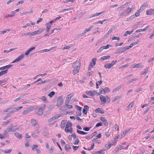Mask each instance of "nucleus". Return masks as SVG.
Here are the masks:
<instances>
[{"label":"nucleus","mask_w":154,"mask_h":154,"mask_svg":"<svg viewBox=\"0 0 154 154\" xmlns=\"http://www.w3.org/2000/svg\"><path fill=\"white\" fill-rule=\"evenodd\" d=\"M43 30L42 29H39V30H35L31 33L28 32L26 33L27 35H30L34 36L36 34H41L43 31Z\"/></svg>","instance_id":"f257e3e1"},{"label":"nucleus","mask_w":154,"mask_h":154,"mask_svg":"<svg viewBox=\"0 0 154 154\" xmlns=\"http://www.w3.org/2000/svg\"><path fill=\"white\" fill-rule=\"evenodd\" d=\"M46 106V105L43 104L41 105L39 107L38 111L37 112V113L39 115H41L43 113V111L45 108Z\"/></svg>","instance_id":"f03ea898"},{"label":"nucleus","mask_w":154,"mask_h":154,"mask_svg":"<svg viewBox=\"0 0 154 154\" xmlns=\"http://www.w3.org/2000/svg\"><path fill=\"white\" fill-rule=\"evenodd\" d=\"M80 63L79 61H76L72 65L73 68H80Z\"/></svg>","instance_id":"7ed1b4c3"},{"label":"nucleus","mask_w":154,"mask_h":154,"mask_svg":"<svg viewBox=\"0 0 154 154\" xmlns=\"http://www.w3.org/2000/svg\"><path fill=\"white\" fill-rule=\"evenodd\" d=\"M24 55L23 54H22L19 56L17 58L13 61L12 63H14L16 62H18L20 61L24 57Z\"/></svg>","instance_id":"20e7f679"},{"label":"nucleus","mask_w":154,"mask_h":154,"mask_svg":"<svg viewBox=\"0 0 154 154\" xmlns=\"http://www.w3.org/2000/svg\"><path fill=\"white\" fill-rule=\"evenodd\" d=\"M4 112H9L10 113H13L15 112L14 107H10L9 108H7L4 110Z\"/></svg>","instance_id":"39448f33"},{"label":"nucleus","mask_w":154,"mask_h":154,"mask_svg":"<svg viewBox=\"0 0 154 154\" xmlns=\"http://www.w3.org/2000/svg\"><path fill=\"white\" fill-rule=\"evenodd\" d=\"M19 11V9H16L15 11H12L11 12V13H12V14H8L7 16H5V17L7 18V17H11L14 16L15 14L17 12H18Z\"/></svg>","instance_id":"423d86ee"},{"label":"nucleus","mask_w":154,"mask_h":154,"mask_svg":"<svg viewBox=\"0 0 154 154\" xmlns=\"http://www.w3.org/2000/svg\"><path fill=\"white\" fill-rule=\"evenodd\" d=\"M127 50H128V49L127 47H125L122 48L118 50L116 52V54H118L121 53Z\"/></svg>","instance_id":"0eeeda50"},{"label":"nucleus","mask_w":154,"mask_h":154,"mask_svg":"<svg viewBox=\"0 0 154 154\" xmlns=\"http://www.w3.org/2000/svg\"><path fill=\"white\" fill-rule=\"evenodd\" d=\"M85 93L91 96H94L96 94L95 93H97V92L91 90L89 91H87Z\"/></svg>","instance_id":"6e6552de"},{"label":"nucleus","mask_w":154,"mask_h":154,"mask_svg":"<svg viewBox=\"0 0 154 154\" xmlns=\"http://www.w3.org/2000/svg\"><path fill=\"white\" fill-rule=\"evenodd\" d=\"M97 58H93L92 60V61L90 63V66L93 67L96 64V62L97 60Z\"/></svg>","instance_id":"1a4fd4ad"},{"label":"nucleus","mask_w":154,"mask_h":154,"mask_svg":"<svg viewBox=\"0 0 154 154\" xmlns=\"http://www.w3.org/2000/svg\"><path fill=\"white\" fill-rule=\"evenodd\" d=\"M89 107L86 105L84 106V109L83 110V113L85 114H86L87 111L89 110Z\"/></svg>","instance_id":"9d476101"},{"label":"nucleus","mask_w":154,"mask_h":154,"mask_svg":"<svg viewBox=\"0 0 154 154\" xmlns=\"http://www.w3.org/2000/svg\"><path fill=\"white\" fill-rule=\"evenodd\" d=\"M100 100L102 104H105L106 102V98L102 95H101L100 96Z\"/></svg>","instance_id":"9b49d317"},{"label":"nucleus","mask_w":154,"mask_h":154,"mask_svg":"<svg viewBox=\"0 0 154 154\" xmlns=\"http://www.w3.org/2000/svg\"><path fill=\"white\" fill-rule=\"evenodd\" d=\"M148 6V5L147 3H144L140 7V9L138 11V12H139L140 10H143Z\"/></svg>","instance_id":"f8f14e48"},{"label":"nucleus","mask_w":154,"mask_h":154,"mask_svg":"<svg viewBox=\"0 0 154 154\" xmlns=\"http://www.w3.org/2000/svg\"><path fill=\"white\" fill-rule=\"evenodd\" d=\"M147 15H154V9H151L146 11Z\"/></svg>","instance_id":"ddd939ff"},{"label":"nucleus","mask_w":154,"mask_h":154,"mask_svg":"<svg viewBox=\"0 0 154 154\" xmlns=\"http://www.w3.org/2000/svg\"><path fill=\"white\" fill-rule=\"evenodd\" d=\"M63 103V101L61 99H59L58 100L57 103V106L59 107Z\"/></svg>","instance_id":"4468645a"},{"label":"nucleus","mask_w":154,"mask_h":154,"mask_svg":"<svg viewBox=\"0 0 154 154\" xmlns=\"http://www.w3.org/2000/svg\"><path fill=\"white\" fill-rule=\"evenodd\" d=\"M46 31L47 32H48L51 27V25L49 23H48L46 24Z\"/></svg>","instance_id":"2eb2a0df"},{"label":"nucleus","mask_w":154,"mask_h":154,"mask_svg":"<svg viewBox=\"0 0 154 154\" xmlns=\"http://www.w3.org/2000/svg\"><path fill=\"white\" fill-rule=\"evenodd\" d=\"M66 120H63L61 123V127L63 129L65 126L66 124Z\"/></svg>","instance_id":"dca6fc26"},{"label":"nucleus","mask_w":154,"mask_h":154,"mask_svg":"<svg viewBox=\"0 0 154 154\" xmlns=\"http://www.w3.org/2000/svg\"><path fill=\"white\" fill-rule=\"evenodd\" d=\"M13 126H12L10 127L7 128L4 131V132L5 133H8L13 131Z\"/></svg>","instance_id":"f3484780"},{"label":"nucleus","mask_w":154,"mask_h":154,"mask_svg":"<svg viewBox=\"0 0 154 154\" xmlns=\"http://www.w3.org/2000/svg\"><path fill=\"white\" fill-rule=\"evenodd\" d=\"M74 69L72 71V73L73 75L76 74L79 72L80 68H73Z\"/></svg>","instance_id":"a211bd4d"},{"label":"nucleus","mask_w":154,"mask_h":154,"mask_svg":"<svg viewBox=\"0 0 154 154\" xmlns=\"http://www.w3.org/2000/svg\"><path fill=\"white\" fill-rule=\"evenodd\" d=\"M102 90L104 92V94H105L106 92H109L110 91L109 88L107 87H105L104 88L102 89Z\"/></svg>","instance_id":"6ab92c4d"},{"label":"nucleus","mask_w":154,"mask_h":154,"mask_svg":"<svg viewBox=\"0 0 154 154\" xmlns=\"http://www.w3.org/2000/svg\"><path fill=\"white\" fill-rule=\"evenodd\" d=\"M95 112L96 113H97L99 112H100V113H104V112L103 111V109H102V110H101V109L99 108H98L97 109L95 110Z\"/></svg>","instance_id":"aec40b11"},{"label":"nucleus","mask_w":154,"mask_h":154,"mask_svg":"<svg viewBox=\"0 0 154 154\" xmlns=\"http://www.w3.org/2000/svg\"><path fill=\"white\" fill-rule=\"evenodd\" d=\"M30 110L29 108L27 109H26L24 110L22 114L25 115L28 113L30 111Z\"/></svg>","instance_id":"412c9836"},{"label":"nucleus","mask_w":154,"mask_h":154,"mask_svg":"<svg viewBox=\"0 0 154 154\" xmlns=\"http://www.w3.org/2000/svg\"><path fill=\"white\" fill-rule=\"evenodd\" d=\"M8 70H6L4 71H1L0 72V76L3 75H5L8 72Z\"/></svg>","instance_id":"4be33fe9"},{"label":"nucleus","mask_w":154,"mask_h":154,"mask_svg":"<svg viewBox=\"0 0 154 154\" xmlns=\"http://www.w3.org/2000/svg\"><path fill=\"white\" fill-rule=\"evenodd\" d=\"M31 122L32 125L34 126L38 124L36 120L34 119H31Z\"/></svg>","instance_id":"5701e85b"},{"label":"nucleus","mask_w":154,"mask_h":154,"mask_svg":"<svg viewBox=\"0 0 154 154\" xmlns=\"http://www.w3.org/2000/svg\"><path fill=\"white\" fill-rule=\"evenodd\" d=\"M105 12V11H103L102 12H100L99 13H95L94 15H92V17H93L96 16H99L102 14L104 13Z\"/></svg>","instance_id":"b1692460"},{"label":"nucleus","mask_w":154,"mask_h":154,"mask_svg":"<svg viewBox=\"0 0 154 154\" xmlns=\"http://www.w3.org/2000/svg\"><path fill=\"white\" fill-rule=\"evenodd\" d=\"M14 135L15 137L18 138H20L22 137L21 134H20L18 132H16L14 134Z\"/></svg>","instance_id":"393cba45"},{"label":"nucleus","mask_w":154,"mask_h":154,"mask_svg":"<svg viewBox=\"0 0 154 154\" xmlns=\"http://www.w3.org/2000/svg\"><path fill=\"white\" fill-rule=\"evenodd\" d=\"M40 99L44 102H48L47 99L45 96H42L41 97Z\"/></svg>","instance_id":"a878e982"},{"label":"nucleus","mask_w":154,"mask_h":154,"mask_svg":"<svg viewBox=\"0 0 154 154\" xmlns=\"http://www.w3.org/2000/svg\"><path fill=\"white\" fill-rule=\"evenodd\" d=\"M7 137V136L5 133L4 134H2L1 133H0V138L1 139H2L5 138Z\"/></svg>","instance_id":"bb28decb"},{"label":"nucleus","mask_w":154,"mask_h":154,"mask_svg":"<svg viewBox=\"0 0 154 154\" xmlns=\"http://www.w3.org/2000/svg\"><path fill=\"white\" fill-rule=\"evenodd\" d=\"M141 65V63H139L136 64H133L132 65V66L133 68H139Z\"/></svg>","instance_id":"cd10ccee"},{"label":"nucleus","mask_w":154,"mask_h":154,"mask_svg":"<svg viewBox=\"0 0 154 154\" xmlns=\"http://www.w3.org/2000/svg\"><path fill=\"white\" fill-rule=\"evenodd\" d=\"M110 56L109 55L107 56H103L101 58V60H105L107 59H109L110 58Z\"/></svg>","instance_id":"c85d7f7f"},{"label":"nucleus","mask_w":154,"mask_h":154,"mask_svg":"<svg viewBox=\"0 0 154 154\" xmlns=\"http://www.w3.org/2000/svg\"><path fill=\"white\" fill-rule=\"evenodd\" d=\"M131 128H128L124 131L123 132V136H125V134L131 130Z\"/></svg>","instance_id":"c756f323"},{"label":"nucleus","mask_w":154,"mask_h":154,"mask_svg":"<svg viewBox=\"0 0 154 154\" xmlns=\"http://www.w3.org/2000/svg\"><path fill=\"white\" fill-rule=\"evenodd\" d=\"M112 67V66L111 65V64H110V63L107 64L104 66L105 68L106 69H110Z\"/></svg>","instance_id":"7c9ffc66"},{"label":"nucleus","mask_w":154,"mask_h":154,"mask_svg":"<svg viewBox=\"0 0 154 154\" xmlns=\"http://www.w3.org/2000/svg\"><path fill=\"white\" fill-rule=\"evenodd\" d=\"M55 94V93L54 91H52L50 93L48 94V96L50 98L52 97Z\"/></svg>","instance_id":"2f4dec72"},{"label":"nucleus","mask_w":154,"mask_h":154,"mask_svg":"<svg viewBox=\"0 0 154 154\" xmlns=\"http://www.w3.org/2000/svg\"><path fill=\"white\" fill-rule=\"evenodd\" d=\"M77 132L79 134H87V132H85L83 131H80L79 130H77Z\"/></svg>","instance_id":"473e14b6"},{"label":"nucleus","mask_w":154,"mask_h":154,"mask_svg":"<svg viewBox=\"0 0 154 154\" xmlns=\"http://www.w3.org/2000/svg\"><path fill=\"white\" fill-rule=\"evenodd\" d=\"M127 14L125 12V11H124L123 12H122L120 13L119 14V16L120 17H122V16H125V15H126Z\"/></svg>","instance_id":"72a5a7b5"},{"label":"nucleus","mask_w":154,"mask_h":154,"mask_svg":"<svg viewBox=\"0 0 154 154\" xmlns=\"http://www.w3.org/2000/svg\"><path fill=\"white\" fill-rule=\"evenodd\" d=\"M61 116V114H57L54 116H53L54 117V119L55 120L57 119L58 118H59Z\"/></svg>","instance_id":"f704fd0d"},{"label":"nucleus","mask_w":154,"mask_h":154,"mask_svg":"<svg viewBox=\"0 0 154 154\" xmlns=\"http://www.w3.org/2000/svg\"><path fill=\"white\" fill-rule=\"evenodd\" d=\"M67 105H65L63 106L62 107H61L60 109L62 110H64L66 109H67Z\"/></svg>","instance_id":"c9c22d12"},{"label":"nucleus","mask_w":154,"mask_h":154,"mask_svg":"<svg viewBox=\"0 0 154 154\" xmlns=\"http://www.w3.org/2000/svg\"><path fill=\"white\" fill-rule=\"evenodd\" d=\"M12 151V149H5L3 150V152L5 153H10Z\"/></svg>","instance_id":"e433bc0d"},{"label":"nucleus","mask_w":154,"mask_h":154,"mask_svg":"<svg viewBox=\"0 0 154 154\" xmlns=\"http://www.w3.org/2000/svg\"><path fill=\"white\" fill-rule=\"evenodd\" d=\"M137 79L135 78L134 79H132L130 80L127 83V84H130L132 82L134 81H136L137 80Z\"/></svg>","instance_id":"4c0bfd02"},{"label":"nucleus","mask_w":154,"mask_h":154,"mask_svg":"<svg viewBox=\"0 0 154 154\" xmlns=\"http://www.w3.org/2000/svg\"><path fill=\"white\" fill-rule=\"evenodd\" d=\"M107 20L106 19H104L102 21L99 20L97 22H95V23L96 24H98V23H101V24H102L103 22H105Z\"/></svg>","instance_id":"58836bf2"},{"label":"nucleus","mask_w":154,"mask_h":154,"mask_svg":"<svg viewBox=\"0 0 154 154\" xmlns=\"http://www.w3.org/2000/svg\"><path fill=\"white\" fill-rule=\"evenodd\" d=\"M10 30V29H8L5 30H3L2 31H1L0 32V34H4V33H6V32H7L9 31Z\"/></svg>","instance_id":"ea45409f"},{"label":"nucleus","mask_w":154,"mask_h":154,"mask_svg":"<svg viewBox=\"0 0 154 154\" xmlns=\"http://www.w3.org/2000/svg\"><path fill=\"white\" fill-rule=\"evenodd\" d=\"M111 145L109 143V144L107 145L106 144L105 146V148H106V150H107L109 149V148H110L111 147Z\"/></svg>","instance_id":"a19ab883"},{"label":"nucleus","mask_w":154,"mask_h":154,"mask_svg":"<svg viewBox=\"0 0 154 154\" xmlns=\"http://www.w3.org/2000/svg\"><path fill=\"white\" fill-rule=\"evenodd\" d=\"M131 11V9L130 8H128L127 9H126L125 11L126 13H127V14L130 13Z\"/></svg>","instance_id":"79ce46f5"},{"label":"nucleus","mask_w":154,"mask_h":154,"mask_svg":"<svg viewBox=\"0 0 154 154\" xmlns=\"http://www.w3.org/2000/svg\"><path fill=\"white\" fill-rule=\"evenodd\" d=\"M74 93H72L68 95V100H69L74 95Z\"/></svg>","instance_id":"37998d69"},{"label":"nucleus","mask_w":154,"mask_h":154,"mask_svg":"<svg viewBox=\"0 0 154 154\" xmlns=\"http://www.w3.org/2000/svg\"><path fill=\"white\" fill-rule=\"evenodd\" d=\"M101 136V133L99 134L97 136H96V138H94L92 139V140H94L95 139H97L98 138H100Z\"/></svg>","instance_id":"c03bdc74"},{"label":"nucleus","mask_w":154,"mask_h":154,"mask_svg":"<svg viewBox=\"0 0 154 154\" xmlns=\"http://www.w3.org/2000/svg\"><path fill=\"white\" fill-rule=\"evenodd\" d=\"M104 150V149H101L99 151H94V153H99L101 154L102 153V152Z\"/></svg>","instance_id":"a18cd8bd"},{"label":"nucleus","mask_w":154,"mask_h":154,"mask_svg":"<svg viewBox=\"0 0 154 154\" xmlns=\"http://www.w3.org/2000/svg\"><path fill=\"white\" fill-rule=\"evenodd\" d=\"M23 107L22 106L14 107L15 112L22 109Z\"/></svg>","instance_id":"49530a36"},{"label":"nucleus","mask_w":154,"mask_h":154,"mask_svg":"<svg viewBox=\"0 0 154 154\" xmlns=\"http://www.w3.org/2000/svg\"><path fill=\"white\" fill-rule=\"evenodd\" d=\"M121 98V97L120 96H117L116 97H115L113 100L112 102H114L116 101V100L119 99Z\"/></svg>","instance_id":"de8ad7c7"},{"label":"nucleus","mask_w":154,"mask_h":154,"mask_svg":"<svg viewBox=\"0 0 154 154\" xmlns=\"http://www.w3.org/2000/svg\"><path fill=\"white\" fill-rule=\"evenodd\" d=\"M91 128V127H85L83 128V129L85 131H89Z\"/></svg>","instance_id":"09e8293b"},{"label":"nucleus","mask_w":154,"mask_h":154,"mask_svg":"<svg viewBox=\"0 0 154 154\" xmlns=\"http://www.w3.org/2000/svg\"><path fill=\"white\" fill-rule=\"evenodd\" d=\"M75 107L79 111H82V107H80L77 105L75 106Z\"/></svg>","instance_id":"8fccbe9b"},{"label":"nucleus","mask_w":154,"mask_h":154,"mask_svg":"<svg viewBox=\"0 0 154 154\" xmlns=\"http://www.w3.org/2000/svg\"><path fill=\"white\" fill-rule=\"evenodd\" d=\"M131 34V33L130 32V31H127L125 32L124 33V35L125 36H127L128 35H130Z\"/></svg>","instance_id":"3c124183"},{"label":"nucleus","mask_w":154,"mask_h":154,"mask_svg":"<svg viewBox=\"0 0 154 154\" xmlns=\"http://www.w3.org/2000/svg\"><path fill=\"white\" fill-rule=\"evenodd\" d=\"M104 48L103 47V46H102L99 49L97 50V53L100 52L101 51H102L103 50V49H104Z\"/></svg>","instance_id":"603ef678"},{"label":"nucleus","mask_w":154,"mask_h":154,"mask_svg":"<svg viewBox=\"0 0 154 154\" xmlns=\"http://www.w3.org/2000/svg\"><path fill=\"white\" fill-rule=\"evenodd\" d=\"M134 102H132L128 106V109H130L134 105Z\"/></svg>","instance_id":"864d4df0"},{"label":"nucleus","mask_w":154,"mask_h":154,"mask_svg":"<svg viewBox=\"0 0 154 154\" xmlns=\"http://www.w3.org/2000/svg\"><path fill=\"white\" fill-rule=\"evenodd\" d=\"M112 40H120V38L119 37H118L113 36L112 37Z\"/></svg>","instance_id":"5fc2aeb1"},{"label":"nucleus","mask_w":154,"mask_h":154,"mask_svg":"<svg viewBox=\"0 0 154 154\" xmlns=\"http://www.w3.org/2000/svg\"><path fill=\"white\" fill-rule=\"evenodd\" d=\"M148 70V68H146V69H145L144 71L143 72H142V73L141 74V75H143L145 74L147 72Z\"/></svg>","instance_id":"6e6d98bb"},{"label":"nucleus","mask_w":154,"mask_h":154,"mask_svg":"<svg viewBox=\"0 0 154 154\" xmlns=\"http://www.w3.org/2000/svg\"><path fill=\"white\" fill-rule=\"evenodd\" d=\"M111 45L109 44H108L106 46H103V47L104 48V49H107L109 48L110 47H111Z\"/></svg>","instance_id":"4d7b16f0"},{"label":"nucleus","mask_w":154,"mask_h":154,"mask_svg":"<svg viewBox=\"0 0 154 154\" xmlns=\"http://www.w3.org/2000/svg\"><path fill=\"white\" fill-rule=\"evenodd\" d=\"M79 139L78 138H77L76 139V140H75L74 142L73 143L74 144L77 145L78 144H79Z\"/></svg>","instance_id":"13d9d810"},{"label":"nucleus","mask_w":154,"mask_h":154,"mask_svg":"<svg viewBox=\"0 0 154 154\" xmlns=\"http://www.w3.org/2000/svg\"><path fill=\"white\" fill-rule=\"evenodd\" d=\"M119 127L118 125L116 124L115 126V129L116 131H118L119 130Z\"/></svg>","instance_id":"bf43d9fd"},{"label":"nucleus","mask_w":154,"mask_h":154,"mask_svg":"<svg viewBox=\"0 0 154 154\" xmlns=\"http://www.w3.org/2000/svg\"><path fill=\"white\" fill-rule=\"evenodd\" d=\"M121 88V86H119L117 88H116L115 89L113 90V91H112V92H114L118 90H119V89H120Z\"/></svg>","instance_id":"052dcab7"},{"label":"nucleus","mask_w":154,"mask_h":154,"mask_svg":"<svg viewBox=\"0 0 154 154\" xmlns=\"http://www.w3.org/2000/svg\"><path fill=\"white\" fill-rule=\"evenodd\" d=\"M54 116H53L52 117H51L48 120V122H52L53 121H54V120H55V119H54Z\"/></svg>","instance_id":"680f3d73"},{"label":"nucleus","mask_w":154,"mask_h":154,"mask_svg":"<svg viewBox=\"0 0 154 154\" xmlns=\"http://www.w3.org/2000/svg\"><path fill=\"white\" fill-rule=\"evenodd\" d=\"M103 125L102 123L101 122H99L97 123L95 127H99L100 126H101Z\"/></svg>","instance_id":"e2e57ef3"},{"label":"nucleus","mask_w":154,"mask_h":154,"mask_svg":"<svg viewBox=\"0 0 154 154\" xmlns=\"http://www.w3.org/2000/svg\"><path fill=\"white\" fill-rule=\"evenodd\" d=\"M114 29V28L113 27L111 28L109 31H108V32H107V33H108L109 35L113 31Z\"/></svg>","instance_id":"0e129e2a"},{"label":"nucleus","mask_w":154,"mask_h":154,"mask_svg":"<svg viewBox=\"0 0 154 154\" xmlns=\"http://www.w3.org/2000/svg\"><path fill=\"white\" fill-rule=\"evenodd\" d=\"M150 108L149 107H148L146 109L144 112L143 114H144L147 113L150 110Z\"/></svg>","instance_id":"69168bd1"},{"label":"nucleus","mask_w":154,"mask_h":154,"mask_svg":"<svg viewBox=\"0 0 154 154\" xmlns=\"http://www.w3.org/2000/svg\"><path fill=\"white\" fill-rule=\"evenodd\" d=\"M72 148L73 149L74 151H75L78 149V148H79V146H72Z\"/></svg>","instance_id":"338daca9"},{"label":"nucleus","mask_w":154,"mask_h":154,"mask_svg":"<svg viewBox=\"0 0 154 154\" xmlns=\"http://www.w3.org/2000/svg\"><path fill=\"white\" fill-rule=\"evenodd\" d=\"M24 1H19L16 4L17 5H18L20 4H22L23 3Z\"/></svg>","instance_id":"774afa93"}]
</instances>
